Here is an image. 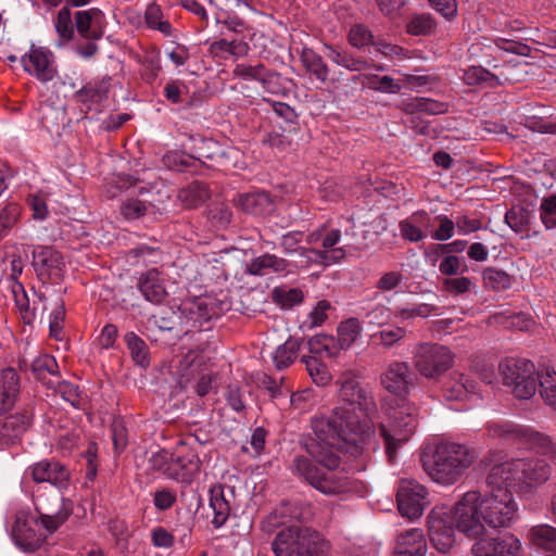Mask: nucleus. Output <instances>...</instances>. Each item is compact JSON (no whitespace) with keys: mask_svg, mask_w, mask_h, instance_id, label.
<instances>
[{"mask_svg":"<svg viewBox=\"0 0 556 556\" xmlns=\"http://www.w3.org/2000/svg\"><path fill=\"white\" fill-rule=\"evenodd\" d=\"M522 486H535L546 482L551 476V468L544 459L521 458Z\"/></svg>","mask_w":556,"mask_h":556,"instance_id":"nucleus-31","label":"nucleus"},{"mask_svg":"<svg viewBox=\"0 0 556 556\" xmlns=\"http://www.w3.org/2000/svg\"><path fill=\"white\" fill-rule=\"evenodd\" d=\"M426 488L414 479H402L399 483L396 501L400 513L415 519L422 515L428 505Z\"/></svg>","mask_w":556,"mask_h":556,"instance_id":"nucleus-14","label":"nucleus"},{"mask_svg":"<svg viewBox=\"0 0 556 556\" xmlns=\"http://www.w3.org/2000/svg\"><path fill=\"white\" fill-rule=\"evenodd\" d=\"M311 349L314 353L329 358L338 356L341 351H345L339 339L332 336L316 337L311 341Z\"/></svg>","mask_w":556,"mask_h":556,"instance_id":"nucleus-47","label":"nucleus"},{"mask_svg":"<svg viewBox=\"0 0 556 556\" xmlns=\"http://www.w3.org/2000/svg\"><path fill=\"white\" fill-rule=\"evenodd\" d=\"M26 475L37 483L48 482L59 490L66 489L71 479L68 468L54 459H43L30 465Z\"/></svg>","mask_w":556,"mask_h":556,"instance_id":"nucleus-19","label":"nucleus"},{"mask_svg":"<svg viewBox=\"0 0 556 556\" xmlns=\"http://www.w3.org/2000/svg\"><path fill=\"white\" fill-rule=\"evenodd\" d=\"M338 402L330 415H317L311 420L315 439L305 443L308 455L328 472H323L309 457L298 455L291 470L325 495H341L356 490V482L340 472L338 451L356 457L370 432L368 412L375 408L370 392L362 386L353 371L337 379Z\"/></svg>","mask_w":556,"mask_h":556,"instance_id":"nucleus-1","label":"nucleus"},{"mask_svg":"<svg viewBox=\"0 0 556 556\" xmlns=\"http://www.w3.org/2000/svg\"><path fill=\"white\" fill-rule=\"evenodd\" d=\"M521 458H511L491 467L486 475L485 483L488 489L495 492L521 491L523 490L521 481Z\"/></svg>","mask_w":556,"mask_h":556,"instance_id":"nucleus-11","label":"nucleus"},{"mask_svg":"<svg viewBox=\"0 0 556 556\" xmlns=\"http://www.w3.org/2000/svg\"><path fill=\"white\" fill-rule=\"evenodd\" d=\"M329 547L319 532L300 526L281 529L271 542L275 556H324Z\"/></svg>","mask_w":556,"mask_h":556,"instance_id":"nucleus-3","label":"nucleus"},{"mask_svg":"<svg viewBox=\"0 0 556 556\" xmlns=\"http://www.w3.org/2000/svg\"><path fill=\"white\" fill-rule=\"evenodd\" d=\"M273 300L282 308H291L303 301V292L299 288H276L273 291Z\"/></svg>","mask_w":556,"mask_h":556,"instance_id":"nucleus-53","label":"nucleus"},{"mask_svg":"<svg viewBox=\"0 0 556 556\" xmlns=\"http://www.w3.org/2000/svg\"><path fill=\"white\" fill-rule=\"evenodd\" d=\"M472 281L468 277L445 278L442 281V288L451 294H463L470 290Z\"/></svg>","mask_w":556,"mask_h":556,"instance_id":"nucleus-64","label":"nucleus"},{"mask_svg":"<svg viewBox=\"0 0 556 556\" xmlns=\"http://www.w3.org/2000/svg\"><path fill=\"white\" fill-rule=\"evenodd\" d=\"M404 280V276L399 270L383 273L376 282V288L381 292H391L399 288Z\"/></svg>","mask_w":556,"mask_h":556,"instance_id":"nucleus-59","label":"nucleus"},{"mask_svg":"<svg viewBox=\"0 0 556 556\" xmlns=\"http://www.w3.org/2000/svg\"><path fill=\"white\" fill-rule=\"evenodd\" d=\"M473 539L476 540L471 547L473 556H517L521 551L520 540L511 533L503 536L482 534Z\"/></svg>","mask_w":556,"mask_h":556,"instance_id":"nucleus-17","label":"nucleus"},{"mask_svg":"<svg viewBox=\"0 0 556 556\" xmlns=\"http://www.w3.org/2000/svg\"><path fill=\"white\" fill-rule=\"evenodd\" d=\"M375 49L378 53L382 54L388 59L394 60H405L408 59L407 51L401 46L393 45L391 42H387L384 40H377L375 43Z\"/></svg>","mask_w":556,"mask_h":556,"instance_id":"nucleus-60","label":"nucleus"},{"mask_svg":"<svg viewBox=\"0 0 556 556\" xmlns=\"http://www.w3.org/2000/svg\"><path fill=\"white\" fill-rule=\"evenodd\" d=\"M427 542L421 529H408L397 535L395 556H425Z\"/></svg>","mask_w":556,"mask_h":556,"instance_id":"nucleus-28","label":"nucleus"},{"mask_svg":"<svg viewBox=\"0 0 556 556\" xmlns=\"http://www.w3.org/2000/svg\"><path fill=\"white\" fill-rule=\"evenodd\" d=\"M454 364L452 351L437 343L417 344L413 352V365L427 379L439 380Z\"/></svg>","mask_w":556,"mask_h":556,"instance_id":"nucleus-7","label":"nucleus"},{"mask_svg":"<svg viewBox=\"0 0 556 556\" xmlns=\"http://www.w3.org/2000/svg\"><path fill=\"white\" fill-rule=\"evenodd\" d=\"M484 522L492 529L509 528L519 518L518 503L511 491L495 492L488 489L482 494Z\"/></svg>","mask_w":556,"mask_h":556,"instance_id":"nucleus-8","label":"nucleus"},{"mask_svg":"<svg viewBox=\"0 0 556 556\" xmlns=\"http://www.w3.org/2000/svg\"><path fill=\"white\" fill-rule=\"evenodd\" d=\"M477 459L478 452L472 446L444 441L424 456L422 468L432 481L447 486L459 481Z\"/></svg>","mask_w":556,"mask_h":556,"instance_id":"nucleus-2","label":"nucleus"},{"mask_svg":"<svg viewBox=\"0 0 556 556\" xmlns=\"http://www.w3.org/2000/svg\"><path fill=\"white\" fill-rule=\"evenodd\" d=\"M414 374L407 362L393 361L380 375L382 388L396 396H407L414 388Z\"/></svg>","mask_w":556,"mask_h":556,"instance_id":"nucleus-16","label":"nucleus"},{"mask_svg":"<svg viewBox=\"0 0 556 556\" xmlns=\"http://www.w3.org/2000/svg\"><path fill=\"white\" fill-rule=\"evenodd\" d=\"M326 56L336 65L341 66L350 72H362L368 70L370 64L363 58L353 55L352 53L331 45H326Z\"/></svg>","mask_w":556,"mask_h":556,"instance_id":"nucleus-36","label":"nucleus"},{"mask_svg":"<svg viewBox=\"0 0 556 556\" xmlns=\"http://www.w3.org/2000/svg\"><path fill=\"white\" fill-rule=\"evenodd\" d=\"M23 70L40 83L52 81L58 76L54 54L45 47L31 45L21 58Z\"/></svg>","mask_w":556,"mask_h":556,"instance_id":"nucleus-12","label":"nucleus"},{"mask_svg":"<svg viewBox=\"0 0 556 556\" xmlns=\"http://www.w3.org/2000/svg\"><path fill=\"white\" fill-rule=\"evenodd\" d=\"M527 540L536 548L556 553V528L549 525L533 526L527 533Z\"/></svg>","mask_w":556,"mask_h":556,"instance_id":"nucleus-38","label":"nucleus"},{"mask_svg":"<svg viewBox=\"0 0 556 556\" xmlns=\"http://www.w3.org/2000/svg\"><path fill=\"white\" fill-rule=\"evenodd\" d=\"M301 63L306 73L315 77L320 84L325 85L329 81V67L324 59L309 48H303L300 55Z\"/></svg>","mask_w":556,"mask_h":556,"instance_id":"nucleus-37","label":"nucleus"},{"mask_svg":"<svg viewBox=\"0 0 556 556\" xmlns=\"http://www.w3.org/2000/svg\"><path fill=\"white\" fill-rule=\"evenodd\" d=\"M366 81H363L364 85H366L368 88L384 92V93H397L402 89L401 83L396 81L391 76H377V75H370V76H363Z\"/></svg>","mask_w":556,"mask_h":556,"instance_id":"nucleus-49","label":"nucleus"},{"mask_svg":"<svg viewBox=\"0 0 556 556\" xmlns=\"http://www.w3.org/2000/svg\"><path fill=\"white\" fill-rule=\"evenodd\" d=\"M237 205L249 214L261 216L269 215L275 210L273 199L264 191L240 194L237 200Z\"/></svg>","mask_w":556,"mask_h":556,"instance_id":"nucleus-34","label":"nucleus"},{"mask_svg":"<svg viewBox=\"0 0 556 556\" xmlns=\"http://www.w3.org/2000/svg\"><path fill=\"white\" fill-rule=\"evenodd\" d=\"M362 330L363 328L361 321L355 317H351L344 321H341L337 330V338L341 342V346L345 350L351 348L356 339L361 336Z\"/></svg>","mask_w":556,"mask_h":556,"instance_id":"nucleus-44","label":"nucleus"},{"mask_svg":"<svg viewBox=\"0 0 556 556\" xmlns=\"http://www.w3.org/2000/svg\"><path fill=\"white\" fill-rule=\"evenodd\" d=\"M300 344L296 340L289 339L279 345L273 355V362L277 369H283L290 366L296 358Z\"/></svg>","mask_w":556,"mask_h":556,"instance_id":"nucleus-46","label":"nucleus"},{"mask_svg":"<svg viewBox=\"0 0 556 556\" xmlns=\"http://www.w3.org/2000/svg\"><path fill=\"white\" fill-rule=\"evenodd\" d=\"M289 263L275 254H263L252 258L245 265V273L253 276H265L269 273L283 274L289 271Z\"/></svg>","mask_w":556,"mask_h":556,"instance_id":"nucleus-33","label":"nucleus"},{"mask_svg":"<svg viewBox=\"0 0 556 556\" xmlns=\"http://www.w3.org/2000/svg\"><path fill=\"white\" fill-rule=\"evenodd\" d=\"M431 226V217L425 211H417L399 224L401 236L409 242L424 240Z\"/></svg>","mask_w":556,"mask_h":556,"instance_id":"nucleus-26","label":"nucleus"},{"mask_svg":"<svg viewBox=\"0 0 556 556\" xmlns=\"http://www.w3.org/2000/svg\"><path fill=\"white\" fill-rule=\"evenodd\" d=\"M309 377L317 386H327L331 381V375L325 364L316 357H306L303 359Z\"/></svg>","mask_w":556,"mask_h":556,"instance_id":"nucleus-52","label":"nucleus"},{"mask_svg":"<svg viewBox=\"0 0 556 556\" xmlns=\"http://www.w3.org/2000/svg\"><path fill=\"white\" fill-rule=\"evenodd\" d=\"M31 422L28 413H16L0 421V446L14 443Z\"/></svg>","mask_w":556,"mask_h":556,"instance_id":"nucleus-30","label":"nucleus"},{"mask_svg":"<svg viewBox=\"0 0 556 556\" xmlns=\"http://www.w3.org/2000/svg\"><path fill=\"white\" fill-rule=\"evenodd\" d=\"M233 75L243 80L260 81L263 87L270 91L276 92L274 86L279 79V75L267 70L262 63L257 64H237L233 70Z\"/></svg>","mask_w":556,"mask_h":556,"instance_id":"nucleus-29","label":"nucleus"},{"mask_svg":"<svg viewBox=\"0 0 556 556\" xmlns=\"http://www.w3.org/2000/svg\"><path fill=\"white\" fill-rule=\"evenodd\" d=\"M75 29L85 40L98 41L105 33V14L98 8L80 10L74 14Z\"/></svg>","mask_w":556,"mask_h":556,"instance_id":"nucleus-21","label":"nucleus"},{"mask_svg":"<svg viewBox=\"0 0 556 556\" xmlns=\"http://www.w3.org/2000/svg\"><path fill=\"white\" fill-rule=\"evenodd\" d=\"M149 465L152 470L160 472L168 479L177 476L176 472H170V453L165 450L154 453L149 459Z\"/></svg>","mask_w":556,"mask_h":556,"instance_id":"nucleus-56","label":"nucleus"},{"mask_svg":"<svg viewBox=\"0 0 556 556\" xmlns=\"http://www.w3.org/2000/svg\"><path fill=\"white\" fill-rule=\"evenodd\" d=\"M125 341L135 363L143 368L148 367L150 358L149 349L146 342L135 332L126 333Z\"/></svg>","mask_w":556,"mask_h":556,"instance_id":"nucleus-45","label":"nucleus"},{"mask_svg":"<svg viewBox=\"0 0 556 556\" xmlns=\"http://www.w3.org/2000/svg\"><path fill=\"white\" fill-rule=\"evenodd\" d=\"M144 22L149 28L159 30L164 36H172L173 27L170 23L164 18L159 4L151 3L148 5L144 12Z\"/></svg>","mask_w":556,"mask_h":556,"instance_id":"nucleus-43","label":"nucleus"},{"mask_svg":"<svg viewBox=\"0 0 556 556\" xmlns=\"http://www.w3.org/2000/svg\"><path fill=\"white\" fill-rule=\"evenodd\" d=\"M33 266L39 279L46 283L61 279L65 264L61 253L52 247L39 245L33 251Z\"/></svg>","mask_w":556,"mask_h":556,"instance_id":"nucleus-18","label":"nucleus"},{"mask_svg":"<svg viewBox=\"0 0 556 556\" xmlns=\"http://www.w3.org/2000/svg\"><path fill=\"white\" fill-rule=\"evenodd\" d=\"M488 432L493 438L511 439L522 443L538 453L549 456L556 463V445L551 438L529 427L509 422H493L488 426Z\"/></svg>","mask_w":556,"mask_h":556,"instance_id":"nucleus-9","label":"nucleus"},{"mask_svg":"<svg viewBox=\"0 0 556 556\" xmlns=\"http://www.w3.org/2000/svg\"><path fill=\"white\" fill-rule=\"evenodd\" d=\"M478 384L465 374L455 372L444 386L447 401H466L477 392Z\"/></svg>","mask_w":556,"mask_h":556,"instance_id":"nucleus-32","label":"nucleus"},{"mask_svg":"<svg viewBox=\"0 0 556 556\" xmlns=\"http://www.w3.org/2000/svg\"><path fill=\"white\" fill-rule=\"evenodd\" d=\"M453 517L444 506L434 507L428 516L429 538L437 551L446 553L455 543Z\"/></svg>","mask_w":556,"mask_h":556,"instance_id":"nucleus-15","label":"nucleus"},{"mask_svg":"<svg viewBox=\"0 0 556 556\" xmlns=\"http://www.w3.org/2000/svg\"><path fill=\"white\" fill-rule=\"evenodd\" d=\"M138 288L143 298L154 304L162 303L167 296L164 278L156 268L149 269L140 275Z\"/></svg>","mask_w":556,"mask_h":556,"instance_id":"nucleus-27","label":"nucleus"},{"mask_svg":"<svg viewBox=\"0 0 556 556\" xmlns=\"http://www.w3.org/2000/svg\"><path fill=\"white\" fill-rule=\"evenodd\" d=\"M315 403V393L312 389H305L295 393H292L290 396V404L294 409L299 412H306L311 409L313 404Z\"/></svg>","mask_w":556,"mask_h":556,"instance_id":"nucleus-63","label":"nucleus"},{"mask_svg":"<svg viewBox=\"0 0 556 556\" xmlns=\"http://www.w3.org/2000/svg\"><path fill=\"white\" fill-rule=\"evenodd\" d=\"M56 392L61 397L68 402L73 407L79 408L83 403V396L78 386L68 381H60L56 386Z\"/></svg>","mask_w":556,"mask_h":556,"instance_id":"nucleus-57","label":"nucleus"},{"mask_svg":"<svg viewBox=\"0 0 556 556\" xmlns=\"http://www.w3.org/2000/svg\"><path fill=\"white\" fill-rule=\"evenodd\" d=\"M482 277L484 286L495 291L508 289L511 285V279L508 274L493 267L485 268Z\"/></svg>","mask_w":556,"mask_h":556,"instance_id":"nucleus-50","label":"nucleus"},{"mask_svg":"<svg viewBox=\"0 0 556 556\" xmlns=\"http://www.w3.org/2000/svg\"><path fill=\"white\" fill-rule=\"evenodd\" d=\"M74 16H72L71 10L68 7H63L59 10L53 24L55 31L59 36V41L56 42V47H62L65 43L70 42L74 38V29L75 22Z\"/></svg>","mask_w":556,"mask_h":556,"instance_id":"nucleus-39","label":"nucleus"},{"mask_svg":"<svg viewBox=\"0 0 556 556\" xmlns=\"http://www.w3.org/2000/svg\"><path fill=\"white\" fill-rule=\"evenodd\" d=\"M503 384L520 399L528 400L536 392L538 377L534 364L521 358H505L498 365Z\"/></svg>","mask_w":556,"mask_h":556,"instance_id":"nucleus-6","label":"nucleus"},{"mask_svg":"<svg viewBox=\"0 0 556 556\" xmlns=\"http://www.w3.org/2000/svg\"><path fill=\"white\" fill-rule=\"evenodd\" d=\"M235 496V489L223 484H214L210 489V508L213 511L212 523L215 528L222 527L230 515V501Z\"/></svg>","mask_w":556,"mask_h":556,"instance_id":"nucleus-25","label":"nucleus"},{"mask_svg":"<svg viewBox=\"0 0 556 556\" xmlns=\"http://www.w3.org/2000/svg\"><path fill=\"white\" fill-rule=\"evenodd\" d=\"M208 198V190L202 182L194 181L182 188L178 193V199L186 207H197Z\"/></svg>","mask_w":556,"mask_h":556,"instance_id":"nucleus-41","label":"nucleus"},{"mask_svg":"<svg viewBox=\"0 0 556 556\" xmlns=\"http://www.w3.org/2000/svg\"><path fill=\"white\" fill-rule=\"evenodd\" d=\"M540 394L544 403L556 410V371L546 368L539 376Z\"/></svg>","mask_w":556,"mask_h":556,"instance_id":"nucleus-42","label":"nucleus"},{"mask_svg":"<svg viewBox=\"0 0 556 556\" xmlns=\"http://www.w3.org/2000/svg\"><path fill=\"white\" fill-rule=\"evenodd\" d=\"M403 110L408 114L427 113L437 115L444 113L446 105L428 98H413L403 102Z\"/></svg>","mask_w":556,"mask_h":556,"instance_id":"nucleus-40","label":"nucleus"},{"mask_svg":"<svg viewBox=\"0 0 556 556\" xmlns=\"http://www.w3.org/2000/svg\"><path fill=\"white\" fill-rule=\"evenodd\" d=\"M34 374L38 378H45L46 374L56 375L58 372V364L54 357L50 355H41L37 357L31 365Z\"/></svg>","mask_w":556,"mask_h":556,"instance_id":"nucleus-61","label":"nucleus"},{"mask_svg":"<svg viewBox=\"0 0 556 556\" xmlns=\"http://www.w3.org/2000/svg\"><path fill=\"white\" fill-rule=\"evenodd\" d=\"M406 332L405 328L395 326L380 330L372 334V339L379 340V344L384 349H391L406 337Z\"/></svg>","mask_w":556,"mask_h":556,"instance_id":"nucleus-54","label":"nucleus"},{"mask_svg":"<svg viewBox=\"0 0 556 556\" xmlns=\"http://www.w3.org/2000/svg\"><path fill=\"white\" fill-rule=\"evenodd\" d=\"M303 233L300 231H290L281 237V247L286 254L296 253L299 256L304 257L306 263H320L324 265H330L331 263L338 262L342 258V252L340 250L334 251L332 254H328L327 251H318L317 249H307L300 247Z\"/></svg>","mask_w":556,"mask_h":556,"instance_id":"nucleus-20","label":"nucleus"},{"mask_svg":"<svg viewBox=\"0 0 556 556\" xmlns=\"http://www.w3.org/2000/svg\"><path fill=\"white\" fill-rule=\"evenodd\" d=\"M497 50L527 55L529 48L519 41L502 37H496L495 39L480 38L471 43L469 48V52L475 56H491Z\"/></svg>","mask_w":556,"mask_h":556,"instance_id":"nucleus-24","label":"nucleus"},{"mask_svg":"<svg viewBox=\"0 0 556 556\" xmlns=\"http://www.w3.org/2000/svg\"><path fill=\"white\" fill-rule=\"evenodd\" d=\"M22 208L17 203H7L0 208V240L9 235L20 219Z\"/></svg>","mask_w":556,"mask_h":556,"instance_id":"nucleus-48","label":"nucleus"},{"mask_svg":"<svg viewBox=\"0 0 556 556\" xmlns=\"http://www.w3.org/2000/svg\"><path fill=\"white\" fill-rule=\"evenodd\" d=\"M154 193L141 187L137 197H128L123 201L119 211L127 220H134L147 215H154L159 208L154 204Z\"/></svg>","mask_w":556,"mask_h":556,"instance_id":"nucleus-23","label":"nucleus"},{"mask_svg":"<svg viewBox=\"0 0 556 556\" xmlns=\"http://www.w3.org/2000/svg\"><path fill=\"white\" fill-rule=\"evenodd\" d=\"M229 308L230 303L226 299L220 300L213 295L195 298L182 304V313L194 328H202L204 323L219 317Z\"/></svg>","mask_w":556,"mask_h":556,"instance_id":"nucleus-13","label":"nucleus"},{"mask_svg":"<svg viewBox=\"0 0 556 556\" xmlns=\"http://www.w3.org/2000/svg\"><path fill=\"white\" fill-rule=\"evenodd\" d=\"M187 443L181 442L174 453H170V472L177 476L170 477L177 481H190L192 476L198 473L201 467V460L195 452L186 450Z\"/></svg>","mask_w":556,"mask_h":556,"instance_id":"nucleus-22","label":"nucleus"},{"mask_svg":"<svg viewBox=\"0 0 556 556\" xmlns=\"http://www.w3.org/2000/svg\"><path fill=\"white\" fill-rule=\"evenodd\" d=\"M434 21L429 14L415 16L407 25V31L414 36L430 34L434 28Z\"/></svg>","mask_w":556,"mask_h":556,"instance_id":"nucleus-58","label":"nucleus"},{"mask_svg":"<svg viewBox=\"0 0 556 556\" xmlns=\"http://www.w3.org/2000/svg\"><path fill=\"white\" fill-rule=\"evenodd\" d=\"M348 39L350 45L357 49H362L376 42L374 41L371 31L361 24H356L351 27Z\"/></svg>","mask_w":556,"mask_h":556,"instance_id":"nucleus-55","label":"nucleus"},{"mask_svg":"<svg viewBox=\"0 0 556 556\" xmlns=\"http://www.w3.org/2000/svg\"><path fill=\"white\" fill-rule=\"evenodd\" d=\"M418 426V408L407 403L399 407L388 421L380 426V437L390 463H393L399 451L410 440Z\"/></svg>","mask_w":556,"mask_h":556,"instance_id":"nucleus-4","label":"nucleus"},{"mask_svg":"<svg viewBox=\"0 0 556 556\" xmlns=\"http://www.w3.org/2000/svg\"><path fill=\"white\" fill-rule=\"evenodd\" d=\"M539 216L546 230L556 228V194H549L541 200Z\"/></svg>","mask_w":556,"mask_h":556,"instance_id":"nucleus-51","label":"nucleus"},{"mask_svg":"<svg viewBox=\"0 0 556 556\" xmlns=\"http://www.w3.org/2000/svg\"><path fill=\"white\" fill-rule=\"evenodd\" d=\"M34 503L40 516L39 522L48 533L56 531L70 516V509L59 489L38 492Z\"/></svg>","mask_w":556,"mask_h":556,"instance_id":"nucleus-10","label":"nucleus"},{"mask_svg":"<svg viewBox=\"0 0 556 556\" xmlns=\"http://www.w3.org/2000/svg\"><path fill=\"white\" fill-rule=\"evenodd\" d=\"M505 222L515 232H521L528 226V214L522 207H513L506 213Z\"/></svg>","mask_w":556,"mask_h":556,"instance_id":"nucleus-62","label":"nucleus"},{"mask_svg":"<svg viewBox=\"0 0 556 556\" xmlns=\"http://www.w3.org/2000/svg\"><path fill=\"white\" fill-rule=\"evenodd\" d=\"M20 392V378L13 368L0 372V414L9 410Z\"/></svg>","mask_w":556,"mask_h":556,"instance_id":"nucleus-35","label":"nucleus"},{"mask_svg":"<svg viewBox=\"0 0 556 556\" xmlns=\"http://www.w3.org/2000/svg\"><path fill=\"white\" fill-rule=\"evenodd\" d=\"M455 528L467 538H478L486 532L482 493L470 490L455 503L450 510Z\"/></svg>","mask_w":556,"mask_h":556,"instance_id":"nucleus-5","label":"nucleus"}]
</instances>
